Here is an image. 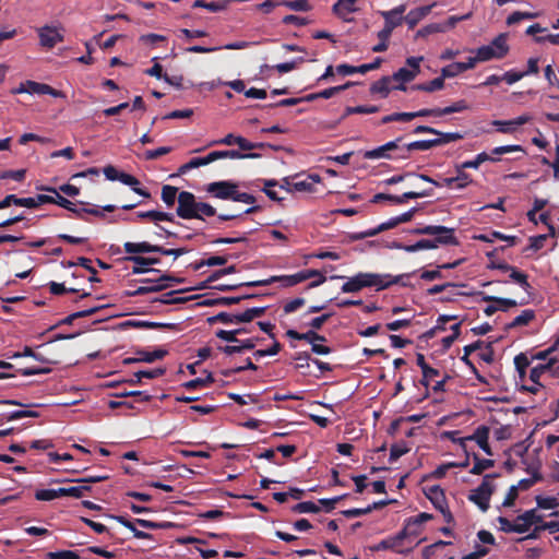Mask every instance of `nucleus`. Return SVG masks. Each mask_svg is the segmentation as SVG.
I'll use <instances>...</instances> for the list:
<instances>
[{
  "label": "nucleus",
  "instance_id": "nucleus-7",
  "mask_svg": "<svg viewBox=\"0 0 559 559\" xmlns=\"http://www.w3.org/2000/svg\"><path fill=\"white\" fill-rule=\"evenodd\" d=\"M411 536L408 534V527H403L399 533L392 536H388L386 538L380 540L374 547L373 550H392L397 554H407L411 551V548L405 549L404 542Z\"/></svg>",
  "mask_w": 559,
  "mask_h": 559
},
{
  "label": "nucleus",
  "instance_id": "nucleus-58",
  "mask_svg": "<svg viewBox=\"0 0 559 559\" xmlns=\"http://www.w3.org/2000/svg\"><path fill=\"white\" fill-rule=\"evenodd\" d=\"M518 520H526L528 524L534 525L543 522V515L536 509H531L518 515Z\"/></svg>",
  "mask_w": 559,
  "mask_h": 559
},
{
  "label": "nucleus",
  "instance_id": "nucleus-25",
  "mask_svg": "<svg viewBox=\"0 0 559 559\" xmlns=\"http://www.w3.org/2000/svg\"><path fill=\"white\" fill-rule=\"evenodd\" d=\"M432 514L427 512H421L416 516H411L405 520L404 527H408V534L411 536H418L421 530H412L413 526H420L423 523L430 521L432 519Z\"/></svg>",
  "mask_w": 559,
  "mask_h": 559
},
{
  "label": "nucleus",
  "instance_id": "nucleus-9",
  "mask_svg": "<svg viewBox=\"0 0 559 559\" xmlns=\"http://www.w3.org/2000/svg\"><path fill=\"white\" fill-rule=\"evenodd\" d=\"M238 183L229 180L214 181L206 186L205 190L214 198L221 200H234L235 190Z\"/></svg>",
  "mask_w": 559,
  "mask_h": 559
},
{
  "label": "nucleus",
  "instance_id": "nucleus-54",
  "mask_svg": "<svg viewBox=\"0 0 559 559\" xmlns=\"http://www.w3.org/2000/svg\"><path fill=\"white\" fill-rule=\"evenodd\" d=\"M465 72L462 62H453L441 69V75L443 79L454 78L461 73Z\"/></svg>",
  "mask_w": 559,
  "mask_h": 559
},
{
  "label": "nucleus",
  "instance_id": "nucleus-15",
  "mask_svg": "<svg viewBox=\"0 0 559 559\" xmlns=\"http://www.w3.org/2000/svg\"><path fill=\"white\" fill-rule=\"evenodd\" d=\"M213 157L215 160L221 158H231V159H255L260 158L261 154L254 152H241L238 150H227V151H213Z\"/></svg>",
  "mask_w": 559,
  "mask_h": 559
},
{
  "label": "nucleus",
  "instance_id": "nucleus-28",
  "mask_svg": "<svg viewBox=\"0 0 559 559\" xmlns=\"http://www.w3.org/2000/svg\"><path fill=\"white\" fill-rule=\"evenodd\" d=\"M11 204L24 206L27 209H35V202L32 200V198H17L15 194H8L3 200L0 201L1 209L9 207Z\"/></svg>",
  "mask_w": 559,
  "mask_h": 559
},
{
  "label": "nucleus",
  "instance_id": "nucleus-32",
  "mask_svg": "<svg viewBox=\"0 0 559 559\" xmlns=\"http://www.w3.org/2000/svg\"><path fill=\"white\" fill-rule=\"evenodd\" d=\"M156 277H143L138 280V283L140 284H146L150 287L157 288V292H162L168 287H170V284L167 283V280H169L168 274H157Z\"/></svg>",
  "mask_w": 559,
  "mask_h": 559
},
{
  "label": "nucleus",
  "instance_id": "nucleus-55",
  "mask_svg": "<svg viewBox=\"0 0 559 559\" xmlns=\"http://www.w3.org/2000/svg\"><path fill=\"white\" fill-rule=\"evenodd\" d=\"M514 366L519 372L520 378L523 380L526 376V369L530 366V360L525 354L521 353L514 357Z\"/></svg>",
  "mask_w": 559,
  "mask_h": 559
},
{
  "label": "nucleus",
  "instance_id": "nucleus-27",
  "mask_svg": "<svg viewBox=\"0 0 559 559\" xmlns=\"http://www.w3.org/2000/svg\"><path fill=\"white\" fill-rule=\"evenodd\" d=\"M356 2H357V0H337L333 4L332 10H333L334 14H336L337 16H340L342 19H345L347 14L357 11Z\"/></svg>",
  "mask_w": 559,
  "mask_h": 559
},
{
  "label": "nucleus",
  "instance_id": "nucleus-34",
  "mask_svg": "<svg viewBox=\"0 0 559 559\" xmlns=\"http://www.w3.org/2000/svg\"><path fill=\"white\" fill-rule=\"evenodd\" d=\"M476 239L484 242H492L495 239L503 240L509 243V246H515L518 243L519 238L516 236L504 235L500 231L493 230L488 235H479Z\"/></svg>",
  "mask_w": 559,
  "mask_h": 559
},
{
  "label": "nucleus",
  "instance_id": "nucleus-1",
  "mask_svg": "<svg viewBox=\"0 0 559 559\" xmlns=\"http://www.w3.org/2000/svg\"><path fill=\"white\" fill-rule=\"evenodd\" d=\"M416 235H430L435 236L433 239H420L413 245H399L397 248L406 252H416L419 250L436 249L440 245L456 246L459 245L457 238L454 236V229L441 225H427L417 227L413 231Z\"/></svg>",
  "mask_w": 559,
  "mask_h": 559
},
{
  "label": "nucleus",
  "instance_id": "nucleus-11",
  "mask_svg": "<svg viewBox=\"0 0 559 559\" xmlns=\"http://www.w3.org/2000/svg\"><path fill=\"white\" fill-rule=\"evenodd\" d=\"M403 141L402 136L396 138L393 141H389L385 144L378 146L373 150L365 151L364 158L366 159H379L386 158L393 159V155L391 154L395 148H400V143Z\"/></svg>",
  "mask_w": 559,
  "mask_h": 559
},
{
  "label": "nucleus",
  "instance_id": "nucleus-56",
  "mask_svg": "<svg viewBox=\"0 0 559 559\" xmlns=\"http://www.w3.org/2000/svg\"><path fill=\"white\" fill-rule=\"evenodd\" d=\"M92 261L87 258L80 257L78 259V264L80 266H83L86 270V273H91V276L88 277V281L91 283H98L100 280L97 277V271L92 266Z\"/></svg>",
  "mask_w": 559,
  "mask_h": 559
},
{
  "label": "nucleus",
  "instance_id": "nucleus-17",
  "mask_svg": "<svg viewBox=\"0 0 559 559\" xmlns=\"http://www.w3.org/2000/svg\"><path fill=\"white\" fill-rule=\"evenodd\" d=\"M435 4H430V5H424V7H419V8H416L414 10H411L405 16H403V21L406 22V24L408 25V27L412 29L414 28L425 16H427L432 7Z\"/></svg>",
  "mask_w": 559,
  "mask_h": 559
},
{
  "label": "nucleus",
  "instance_id": "nucleus-30",
  "mask_svg": "<svg viewBox=\"0 0 559 559\" xmlns=\"http://www.w3.org/2000/svg\"><path fill=\"white\" fill-rule=\"evenodd\" d=\"M443 87H444V79L442 78V75H440V76L435 78L433 80H431L429 82L414 84V85H412L409 87V90L411 91H423V92L432 93V92H436V91H440Z\"/></svg>",
  "mask_w": 559,
  "mask_h": 559
},
{
  "label": "nucleus",
  "instance_id": "nucleus-33",
  "mask_svg": "<svg viewBox=\"0 0 559 559\" xmlns=\"http://www.w3.org/2000/svg\"><path fill=\"white\" fill-rule=\"evenodd\" d=\"M230 4V0H219L206 2L204 0H195L192 4L193 8H203L211 12L225 11Z\"/></svg>",
  "mask_w": 559,
  "mask_h": 559
},
{
  "label": "nucleus",
  "instance_id": "nucleus-20",
  "mask_svg": "<svg viewBox=\"0 0 559 559\" xmlns=\"http://www.w3.org/2000/svg\"><path fill=\"white\" fill-rule=\"evenodd\" d=\"M238 145L241 151H251L250 141L240 135H235L233 133L227 134L225 138L221 140L213 141L210 145Z\"/></svg>",
  "mask_w": 559,
  "mask_h": 559
},
{
  "label": "nucleus",
  "instance_id": "nucleus-57",
  "mask_svg": "<svg viewBox=\"0 0 559 559\" xmlns=\"http://www.w3.org/2000/svg\"><path fill=\"white\" fill-rule=\"evenodd\" d=\"M257 369H258V366L254 365L251 361L250 358H247L245 366H239V367L222 370V374L225 376V377H230V376H233L235 373H239V372H242L245 370H253V371H255Z\"/></svg>",
  "mask_w": 559,
  "mask_h": 559
},
{
  "label": "nucleus",
  "instance_id": "nucleus-50",
  "mask_svg": "<svg viewBox=\"0 0 559 559\" xmlns=\"http://www.w3.org/2000/svg\"><path fill=\"white\" fill-rule=\"evenodd\" d=\"M465 168H461V164H457L455 165V171H456V176H455V180H456V186H455V189H464L466 188L468 185H471L473 182L472 178H471V175L465 173L464 171Z\"/></svg>",
  "mask_w": 559,
  "mask_h": 559
},
{
  "label": "nucleus",
  "instance_id": "nucleus-52",
  "mask_svg": "<svg viewBox=\"0 0 559 559\" xmlns=\"http://www.w3.org/2000/svg\"><path fill=\"white\" fill-rule=\"evenodd\" d=\"M294 513H319L321 508L312 501H302L292 508Z\"/></svg>",
  "mask_w": 559,
  "mask_h": 559
},
{
  "label": "nucleus",
  "instance_id": "nucleus-8",
  "mask_svg": "<svg viewBox=\"0 0 559 559\" xmlns=\"http://www.w3.org/2000/svg\"><path fill=\"white\" fill-rule=\"evenodd\" d=\"M198 201L195 195L189 191H181L178 194L177 215L182 219L199 218L197 214Z\"/></svg>",
  "mask_w": 559,
  "mask_h": 559
},
{
  "label": "nucleus",
  "instance_id": "nucleus-22",
  "mask_svg": "<svg viewBox=\"0 0 559 559\" xmlns=\"http://www.w3.org/2000/svg\"><path fill=\"white\" fill-rule=\"evenodd\" d=\"M425 495L437 510L448 506L444 492L438 485H433L425 489Z\"/></svg>",
  "mask_w": 559,
  "mask_h": 559
},
{
  "label": "nucleus",
  "instance_id": "nucleus-35",
  "mask_svg": "<svg viewBox=\"0 0 559 559\" xmlns=\"http://www.w3.org/2000/svg\"><path fill=\"white\" fill-rule=\"evenodd\" d=\"M556 362H557L556 358H549V360L546 364H540V365L533 367L530 371V380L533 383L540 385V382H539L540 377L545 372H547L548 369H552V365H555Z\"/></svg>",
  "mask_w": 559,
  "mask_h": 559
},
{
  "label": "nucleus",
  "instance_id": "nucleus-62",
  "mask_svg": "<svg viewBox=\"0 0 559 559\" xmlns=\"http://www.w3.org/2000/svg\"><path fill=\"white\" fill-rule=\"evenodd\" d=\"M171 151H173V148L170 146H160L156 150H147L144 153V158L146 160H154V159H157V158L170 153Z\"/></svg>",
  "mask_w": 559,
  "mask_h": 559
},
{
  "label": "nucleus",
  "instance_id": "nucleus-26",
  "mask_svg": "<svg viewBox=\"0 0 559 559\" xmlns=\"http://www.w3.org/2000/svg\"><path fill=\"white\" fill-rule=\"evenodd\" d=\"M391 76H382L380 80L371 84L370 93L379 94L382 98L388 97L391 90H394L393 86H391Z\"/></svg>",
  "mask_w": 559,
  "mask_h": 559
},
{
  "label": "nucleus",
  "instance_id": "nucleus-2",
  "mask_svg": "<svg viewBox=\"0 0 559 559\" xmlns=\"http://www.w3.org/2000/svg\"><path fill=\"white\" fill-rule=\"evenodd\" d=\"M313 276H319V280L312 281L308 285V289L318 287L326 281V277L324 276V274L321 271L308 269V270H302L300 272H297V273L290 274V275L271 276L270 278H266V280L252 281L248 285H250V286H267L272 283L280 282V283H282V285L284 287H293L301 282L312 278Z\"/></svg>",
  "mask_w": 559,
  "mask_h": 559
},
{
  "label": "nucleus",
  "instance_id": "nucleus-16",
  "mask_svg": "<svg viewBox=\"0 0 559 559\" xmlns=\"http://www.w3.org/2000/svg\"><path fill=\"white\" fill-rule=\"evenodd\" d=\"M123 249L130 255H140V253L157 252L158 246L151 245L150 242H146V241H142V242L127 241L123 245Z\"/></svg>",
  "mask_w": 559,
  "mask_h": 559
},
{
  "label": "nucleus",
  "instance_id": "nucleus-13",
  "mask_svg": "<svg viewBox=\"0 0 559 559\" xmlns=\"http://www.w3.org/2000/svg\"><path fill=\"white\" fill-rule=\"evenodd\" d=\"M381 62H382V59L378 57L374 59V61H372L370 63H365V64H361L358 67L343 63V64H338L336 67V71L338 74H342V75H350L354 73L366 74L369 71L378 69L380 67Z\"/></svg>",
  "mask_w": 559,
  "mask_h": 559
},
{
  "label": "nucleus",
  "instance_id": "nucleus-47",
  "mask_svg": "<svg viewBox=\"0 0 559 559\" xmlns=\"http://www.w3.org/2000/svg\"><path fill=\"white\" fill-rule=\"evenodd\" d=\"M178 194L177 187L165 185L162 188V200L169 207L175 204L176 200L178 201Z\"/></svg>",
  "mask_w": 559,
  "mask_h": 559
},
{
  "label": "nucleus",
  "instance_id": "nucleus-29",
  "mask_svg": "<svg viewBox=\"0 0 559 559\" xmlns=\"http://www.w3.org/2000/svg\"><path fill=\"white\" fill-rule=\"evenodd\" d=\"M509 272V277L512 282L518 284L524 292L530 293L532 286L528 282V276L524 272L520 271L515 266H511Z\"/></svg>",
  "mask_w": 559,
  "mask_h": 559
},
{
  "label": "nucleus",
  "instance_id": "nucleus-5",
  "mask_svg": "<svg viewBox=\"0 0 559 559\" xmlns=\"http://www.w3.org/2000/svg\"><path fill=\"white\" fill-rule=\"evenodd\" d=\"M267 307H252L248 308L246 311L241 313H228V312H219L216 316L210 317L207 322L213 324L215 322H222L224 324H238L245 322H251L255 318L262 317Z\"/></svg>",
  "mask_w": 559,
  "mask_h": 559
},
{
  "label": "nucleus",
  "instance_id": "nucleus-3",
  "mask_svg": "<svg viewBox=\"0 0 559 559\" xmlns=\"http://www.w3.org/2000/svg\"><path fill=\"white\" fill-rule=\"evenodd\" d=\"M499 476L498 473L485 475L481 484L468 493V500L475 503L481 512H487L490 507V498L496 490L493 479Z\"/></svg>",
  "mask_w": 559,
  "mask_h": 559
},
{
  "label": "nucleus",
  "instance_id": "nucleus-18",
  "mask_svg": "<svg viewBox=\"0 0 559 559\" xmlns=\"http://www.w3.org/2000/svg\"><path fill=\"white\" fill-rule=\"evenodd\" d=\"M190 290H191V288H183V289L171 290V292H168V293L164 294L162 297L154 299L153 302H160V304H164V305H180V304H185V302H187L189 300L195 299L197 296L174 297V295L180 294V293L190 292Z\"/></svg>",
  "mask_w": 559,
  "mask_h": 559
},
{
  "label": "nucleus",
  "instance_id": "nucleus-21",
  "mask_svg": "<svg viewBox=\"0 0 559 559\" xmlns=\"http://www.w3.org/2000/svg\"><path fill=\"white\" fill-rule=\"evenodd\" d=\"M432 194H433V189L428 188V189H423L421 191H408V192L403 193L402 195L389 194L388 201H391L395 204H403L407 200L431 197Z\"/></svg>",
  "mask_w": 559,
  "mask_h": 559
},
{
  "label": "nucleus",
  "instance_id": "nucleus-63",
  "mask_svg": "<svg viewBox=\"0 0 559 559\" xmlns=\"http://www.w3.org/2000/svg\"><path fill=\"white\" fill-rule=\"evenodd\" d=\"M305 304H306V299L302 297L292 299L284 305L283 311L286 314L293 313V312L297 311L299 308H301L302 306H305Z\"/></svg>",
  "mask_w": 559,
  "mask_h": 559
},
{
  "label": "nucleus",
  "instance_id": "nucleus-61",
  "mask_svg": "<svg viewBox=\"0 0 559 559\" xmlns=\"http://www.w3.org/2000/svg\"><path fill=\"white\" fill-rule=\"evenodd\" d=\"M447 32V27H444L442 24L432 23L429 25L424 26L417 32V36L425 37L427 35L433 34V33H444Z\"/></svg>",
  "mask_w": 559,
  "mask_h": 559
},
{
  "label": "nucleus",
  "instance_id": "nucleus-48",
  "mask_svg": "<svg viewBox=\"0 0 559 559\" xmlns=\"http://www.w3.org/2000/svg\"><path fill=\"white\" fill-rule=\"evenodd\" d=\"M477 59L480 62L489 61L492 59H502L498 52L495 51L493 46L484 45L476 50Z\"/></svg>",
  "mask_w": 559,
  "mask_h": 559
},
{
  "label": "nucleus",
  "instance_id": "nucleus-37",
  "mask_svg": "<svg viewBox=\"0 0 559 559\" xmlns=\"http://www.w3.org/2000/svg\"><path fill=\"white\" fill-rule=\"evenodd\" d=\"M535 318V311L532 309H525L515 317L510 323L506 325V330H511L518 326L527 325Z\"/></svg>",
  "mask_w": 559,
  "mask_h": 559
},
{
  "label": "nucleus",
  "instance_id": "nucleus-59",
  "mask_svg": "<svg viewBox=\"0 0 559 559\" xmlns=\"http://www.w3.org/2000/svg\"><path fill=\"white\" fill-rule=\"evenodd\" d=\"M198 219L204 221V216L211 217L216 215V209L210 203L199 202L197 207Z\"/></svg>",
  "mask_w": 559,
  "mask_h": 559
},
{
  "label": "nucleus",
  "instance_id": "nucleus-4",
  "mask_svg": "<svg viewBox=\"0 0 559 559\" xmlns=\"http://www.w3.org/2000/svg\"><path fill=\"white\" fill-rule=\"evenodd\" d=\"M411 274H402L397 276H393L391 274H377V273H357L356 277L359 282V285L362 288L366 287H376L377 290L386 289L394 284H401L402 286H406L407 284L403 282L404 277H408Z\"/></svg>",
  "mask_w": 559,
  "mask_h": 559
},
{
  "label": "nucleus",
  "instance_id": "nucleus-51",
  "mask_svg": "<svg viewBox=\"0 0 559 559\" xmlns=\"http://www.w3.org/2000/svg\"><path fill=\"white\" fill-rule=\"evenodd\" d=\"M435 146L433 139L431 140H418L411 143L405 144L404 152H413V151H428Z\"/></svg>",
  "mask_w": 559,
  "mask_h": 559
},
{
  "label": "nucleus",
  "instance_id": "nucleus-39",
  "mask_svg": "<svg viewBox=\"0 0 559 559\" xmlns=\"http://www.w3.org/2000/svg\"><path fill=\"white\" fill-rule=\"evenodd\" d=\"M136 355H139V359L141 362H154L155 360L163 359L165 356L168 355V350L164 348H157L153 352H147L144 349L138 350Z\"/></svg>",
  "mask_w": 559,
  "mask_h": 559
},
{
  "label": "nucleus",
  "instance_id": "nucleus-41",
  "mask_svg": "<svg viewBox=\"0 0 559 559\" xmlns=\"http://www.w3.org/2000/svg\"><path fill=\"white\" fill-rule=\"evenodd\" d=\"M507 40L508 35L506 33H501L490 43V46H493L495 51L498 52L501 58L506 57L510 50Z\"/></svg>",
  "mask_w": 559,
  "mask_h": 559
},
{
  "label": "nucleus",
  "instance_id": "nucleus-23",
  "mask_svg": "<svg viewBox=\"0 0 559 559\" xmlns=\"http://www.w3.org/2000/svg\"><path fill=\"white\" fill-rule=\"evenodd\" d=\"M417 75L414 73V71H411L408 68H401L396 72L393 73L391 76L392 81L400 82L399 85L393 86V88L399 91H407L409 90L404 84L413 81Z\"/></svg>",
  "mask_w": 559,
  "mask_h": 559
},
{
  "label": "nucleus",
  "instance_id": "nucleus-12",
  "mask_svg": "<svg viewBox=\"0 0 559 559\" xmlns=\"http://www.w3.org/2000/svg\"><path fill=\"white\" fill-rule=\"evenodd\" d=\"M40 45L46 48H53L57 44L63 41V35L58 28L45 25L38 29Z\"/></svg>",
  "mask_w": 559,
  "mask_h": 559
},
{
  "label": "nucleus",
  "instance_id": "nucleus-40",
  "mask_svg": "<svg viewBox=\"0 0 559 559\" xmlns=\"http://www.w3.org/2000/svg\"><path fill=\"white\" fill-rule=\"evenodd\" d=\"M474 466L469 471L473 475H481L486 469L493 467L495 461L490 459H480L478 454H473Z\"/></svg>",
  "mask_w": 559,
  "mask_h": 559
},
{
  "label": "nucleus",
  "instance_id": "nucleus-43",
  "mask_svg": "<svg viewBox=\"0 0 559 559\" xmlns=\"http://www.w3.org/2000/svg\"><path fill=\"white\" fill-rule=\"evenodd\" d=\"M433 134L438 135V138L433 139L436 147L463 139V134L460 132H441V131H439V133H433Z\"/></svg>",
  "mask_w": 559,
  "mask_h": 559
},
{
  "label": "nucleus",
  "instance_id": "nucleus-14",
  "mask_svg": "<svg viewBox=\"0 0 559 559\" xmlns=\"http://www.w3.org/2000/svg\"><path fill=\"white\" fill-rule=\"evenodd\" d=\"M483 346V341L478 340L469 345H466L463 350H464V355L461 357V360L469 368V370L476 376V379L480 382V383H487L485 377H483L477 368L475 367V365L472 362V360L468 358V356L480 349Z\"/></svg>",
  "mask_w": 559,
  "mask_h": 559
},
{
  "label": "nucleus",
  "instance_id": "nucleus-38",
  "mask_svg": "<svg viewBox=\"0 0 559 559\" xmlns=\"http://www.w3.org/2000/svg\"><path fill=\"white\" fill-rule=\"evenodd\" d=\"M455 314H441L437 319V324L424 333L423 337L429 340L432 338L438 332L445 331V321L456 320Z\"/></svg>",
  "mask_w": 559,
  "mask_h": 559
},
{
  "label": "nucleus",
  "instance_id": "nucleus-64",
  "mask_svg": "<svg viewBox=\"0 0 559 559\" xmlns=\"http://www.w3.org/2000/svg\"><path fill=\"white\" fill-rule=\"evenodd\" d=\"M48 559H80V556L72 550L50 551L47 554Z\"/></svg>",
  "mask_w": 559,
  "mask_h": 559
},
{
  "label": "nucleus",
  "instance_id": "nucleus-24",
  "mask_svg": "<svg viewBox=\"0 0 559 559\" xmlns=\"http://www.w3.org/2000/svg\"><path fill=\"white\" fill-rule=\"evenodd\" d=\"M136 219H150L155 223L163 221L174 222V215L167 212L151 210L145 212H136L134 221Z\"/></svg>",
  "mask_w": 559,
  "mask_h": 559
},
{
  "label": "nucleus",
  "instance_id": "nucleus-10",
  "mask_svg": "<svg viewBox=\"0 0 559 559\" xmlns=\"http://www.w3.org/2000/svg\"><path fill=\"white\" fill-rule=\"evenodd\" d=\"M489 432V427L485 425L478 426L472 436L459 439L460 445L466 451L465 442L467 440L475 441L486 454L492 455L491 448L488 443Z\"/></svg>",
  "mask_w": 559,
  "mask_h": 559
},
{
  "label": "nucleus",
  "instance_id": "nucleus-45",
  "mask_svg": "<svg viewBox=\"0 0 559 559\" xmlns=\"http://www.w3.org/2000/svg\"><path fill=\"white\" fill-rule=\"evenodd\" d=\"M488 160H490V162H498L499 158L491 157L486 152H481V153L477 154L474 159L465 160V162L461 163V168H474V169H477L480 166V164H483L485 162H488Z\"/></svg>",
  "mask_w": 559,
  "mask_h": 559
},
{
  "label": "nucleus",
  "instance_id": "nucleus-42",
  "mask_svg": "<svg viewBox=\"0 0 559 559\" xmlns=\"http://www.w3.org/2000/svg\"><path fill=\"white\" fill-rule=\"evenodd\" d=\"M302 62H305V58L304 57H298V58H296V59H294L292 61L278 63V64L272 67V69L277 70L280 73H287V72H290L294 69H296L297 66L302 63ZM264 69H271V67L267 66V64L262 66L261 72H263Z\"/></svg>",
  "mask_w": 559,
  "mask_h": 559
},
{
  "label": "nucleus",
  "instance_id": "nucleus-6",
  "mask_svg": "<svg viewBox=\"0 0 559 559\" xmlns=\"http://www.w3.org/2000/svg\"><path fill=\"white\" fill-rule=\"evenodd\" d=\"M406 11L405 4H400L390 11H381L384 19V27L378 33V38L389 40L395 27L403 23V14Z\"/></svg>",
  "mask_w": 559,
  "mask_h": 559
},
{
  "label": "nucleus",
  "instance_id": "nucleus-46",
  "mask_svg": "<svg viewBox=\"0 0 559 559\" xmlns=\"http://www.w3.org/2000/svg\"><path fill=\"white\" fill-rule=\"evenodd\" d=\"M134 523L147 530H168L176 526L173 522H153L144 519H135Z\"/></svg>",
  "mask_w": 559,
  "mask_h": 559
},
{
  "label": "nucleus",
  "instance_id": "nucleus-44",
  "mask_svg": "<svg viewBox=\"0 0 559 559\" xmlns=\"http://www.w3.org/2000/svg\"><path fill=\"white\" fill-rule=\"evenodd\" d=\"M278 5L286 7L297 12H308L311 10V5L308 0H281Z\"/></svg>",
  "mask_w": 559,
  "mask_h": 559
},
{
  "label": "nucleus",
  "instance_id": "nucleus-31",
  "mask_svg": "<svg viewBox=\"0 0 559 559\" xmlns=\"http://www.w3.org/2000/svg\"><path fill=\"white\" fill-rule=\"evenodd\" d=\"M479 295L481 296V300L497 304L498 310L500 311H508L510 308L518 306L514 299L490 296L485 293H479Z\"/></svg>",
  "mask_w": 559,
  "mask_h": 559
},
{
  "label": "nucleus",
  "instance_id": "nucleus-60",
  "mask_svg": "<svg viewBox=\"0 0 559 559\" xmlns=\"http://www.w3.org/2000/svg\"><path fill=\"white\" fill-rule=\"evenodd\" d=\"M536 503H537L538 508L548 510V509H554V508L558 507L559 506V500L556 497H542V496H537L536 497Z\"/></svg>",
  "mask_w": 559,
  "mask_h": 559
},
{
  "label": "nucleus",
  "instance_id": "nucleus-19",
  "mask_svg": "<svg viewBox=\"0 0 559 559\" xmlns=\"http://www.w3.org/2000/svg\"><path fill=\"white\" fill-rule=\"evenodd\" d=\"M468 108H469V106H468L467 102L464 99H460L444 108H439V107L430 108V116L431 117H442V116L451 115L454 112H462L464 110H467Z\"/></svg>",
  "mask_w": 559,
  "mask_h": 559
},
{
  "label": "nucleus",
  "instance_id": "nucleus-49",
  "mask_svg": "<svg viewBox=\"0 0 559 559\" xmlns=\"http://www.w3.org/2000/svg\"><path fill=\"white\" fill-rule=\"evenodd\" d=\"M418 117H431L430 108H424L414 112H394L395 121L408 122Z\"/></svg>",
  "mask_w": 559,
  "mask_h": 559
},
{
  "label": "nucleus",
  "instance_id": "nucleus-36",
  "mask_svg": "<svg viewBox=\"0 0 559 559\" xmlns=\"http://www.w3.org/2000/svg\"><path fill=\"white\" fill-rule=\"evenodd\" d=\"M319 181L320 177L318 175H309L305 179L294 181L292 183L293 191L311 192L313 190V183Z\"/></svg>",
  "mask_w": 559,
  "mask_h": 559
},
{
  "label": "nucleus",
  "instance_id": "nucleus-53",
  "mask_svg": "<svg viewBox=\"0 0 559 559\" xmlns=\"http://www.w3.org/2000/svg\"><path fill=\"white\" fill-rule=\"evenodd\" d=\"M354 84H355L354 82L348 81V82H346L343 85L332 86V87L325 88V90H323L321 92H318L319 93V98L329 99V98L335 96L336 94H338V93L349 88Z\"/></svg>",
  "mask_w": 559,
  "mask_h": 559
}]
</instances>
